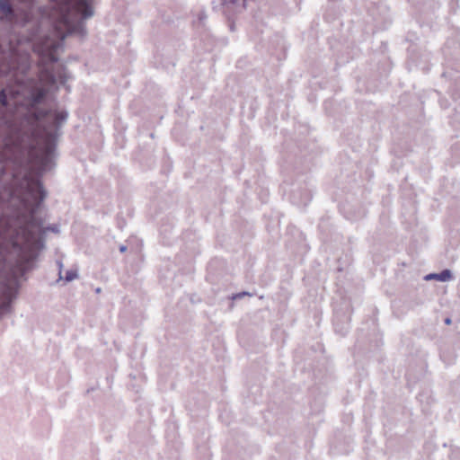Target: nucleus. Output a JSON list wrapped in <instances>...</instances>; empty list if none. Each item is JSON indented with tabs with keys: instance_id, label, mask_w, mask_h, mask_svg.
I'll return each instance as SVG.
<instances>
[{
	"instance_id": "obj_7",
	"label": "nucleus",
	"mask_w": 460,
	"mask_h": 460,
	"mask_svg": "<svg viewBox=\"0 0 460 460\" xmlns=\"http://www.w3.org/2000/svg\"><path fill=\"white\" fill-rule=\"evenodd\" d=\"M452 279V273L449 270H444L440 273H432L425 277V279H436L438 281L446 282Z\"/></svg>"
},
{
	"instance_id": "obj_3",
	"label": "nucleus",
	"mask_w": 460,
	"mask_h": 460,
	"mask_svg": "<svg viewBox=\"0 0 460 460\" xmlns=\"http://www.w3.org/2000/svg\"><path fill=\"white\" fill-rule=\"evenodd\" d=\"M44 117H47L48 119L51 120V123L53 125V128L58 130L61 125L67 119V112L61 111H54V112H39L36 114V119L40 120Z\"/></svg>"
},
{
	"instance_id": "obj_14",
	"label": "nucleus",
	"mask_w": 460,
	"mask_h": 460,
	"mask_svg": "<svg viewBox=\"0 0 460 460\" xmlns=\"http://www.w3.org/2000/svg\"><path fill=\"white\" fill-rule=\"evenodd\" d=\"M119 251H120V252H125L127 251V246H125V245H120V247H119Z\"/></svg>"
},
{
	"instance_id": "obj_16",
	"label": "nucleus",
	"mask_w": 460,
	"mask_h": 460,
	"mask_svg": "<svg viewBox=\"0 0 460 460\" xmlns=\"http://www.w3.org/2000/svg\"><path fill=\"white\" fill-rule=\"evenodd\" d=\"M96 292H97V293H100V292H101V288H98L96 289Z\"/></svg>"
},
{
	"instance_id": "obj_6",
	"label": "nucleus",
	"mask_w": 460,
	"mask_h": 460,
	"mask_svg": "<svg viewBox=\"0 0 460 460\" xmlns=\"http://www.w3.org/2000/svg\"><path fill=\"white\" fill-rule=\"evenodd\" d=\"M3 296L4 301L0 304V314L9 312L12 300L14 297V291L11 288H6L3 293Z\"/></svg>"
},
{
	"instance_id": "obj_13",
	"label": "nucleus",
	"mask_w": 460,
	"mask_h": 460,
	"mask_svg": "<svg viewBox=\"0 0 460 460\" xmlns=\"http://www.w3.org/2000/svg\"><path fill=\"white\" fill-rule=\"evenodd\" d=\"M243 296H251V295H250L249 293H247V292H241V293H238V294L234 295V296H233V298H234V299H240V298H242Z\"/></svg>"
},
{
	"instance_id": "obj_5",
	"label": "nucleus",
	"mask_w": 460,
	"mask_h": 460,
	"mask_svg": "<svg viewBox=\"0 0 460 460\" xmlns=\"http://www.w3.org/2000/svg\"><path fill=\"white\" fill-rule=\"evenodd\" d=\"M222 4L224 13L230 17L245 8V0H224Z\"/></svg>"
},
{
	"instance_id": "obj_4",
	"label": "nucleus",
	"mask_w": 460,
	"mask_h": 460,
	"mask_svg": "<svg viewBox=\"0 0 460 460\" xmlns=\"http://www.w3.org/2000/svg\"><path fill=\"white\" fill-rule=\"evenodd\" d=\"M16 18L13 7L9 0H0V20L4 22H13Z\"/></svg>"
},
{
	"instance_id": "obj_15",
	"label": "nucleus",
	"mask_w": 460,
	"mask_h": 460,
	"mask_svg": "<svg viewBox=\"0 0 460 460\" xmlns=\"http://www.w3.org/2000/svg\"><path fill=\"white\" fill-rule=\"evenodd\" d=\"M445 323H446L447 324H450L451 320H450L449 318H447V319L445 320Z\"/></svg>"
},
{
	"instance_id": "obj_8",
	"label": "nucleus",
	"mask_w": 460,
	"mask_h": 460,
	"mask_svg": "<svg viewBox=\"0 0 460 460\" xmlns=\"http://www.w3.org/2000/svg\"><path fill=\"white\" fill-rule=\"evenodd\" d=\"M40 80L46 81L49 84H54L56 82L55 75L47 68H43L40 74Z\"/></svg>"
},
{
	"instance_id": "obj_12",
	"label": "nucleus",
	"mask_w": 460,
	"mask_h": 460,
	"mask_svg": "<svg viewBox=\"0 0 460 460\" xmlns=\"http://www.w3.org/2000/svg\"><path fill=\"white\" fill-rule=\"evenodd\" d=\"M207 18V15L204 11H200L198 14V20L199 23H202L203 20Z\"/></svg>"
},
{
	"instance_id": "obj_1",
	"label": "nucleus",
	"mask_w": 460,
	"mask_h": 460,
	"mask_svg": "<svg viewBox=\"0 0 460 460\" xmlns=\"http://www.w3.org/2000/svg\"><path fill=\"white\" fill-rule=\"evenodd\" d=\"M93 2L94 0H51L50 17L56 38L48 36L33 48L42 62L53 64L58 61L57 51L68 34L86 33L84 21L93 15Z\"/></svg>"
},
{
	"instance_id": "obj_2",
	"label": "nucleus",
	"mask_w": 460,
	"mask_h": 460,
	"mask_svg": "<svg viewBox=\"0 0 460 460\" xmlns=\"http://www.w3.org/2000/svg\"><path fill=\"white\" fill-rule=\"evenodd\" d=\"M31 67L30 55L26 52L18 53L15 50H12L10 54V62L6 69H3L5 73H21L25 74Z\"/></svg>"
},
{
	"instance_id": "obj_11",
	"label": "nucleus",
	"mask_w": 460,
	"mask_h": 460,
	"mask_svg": "<svg viewBox=\"0 0 460 460\" xmlns=\"http://www.w3.org/2000/svg\"><path fill=\"white\" fill-rule=\"evenodd\" d=\"M0 104L4 107L8 105V99L4 89L0 90Z\"/></svg>"
},
{
	"instance_id": "obj_9",
	"label": "nucleus",
	"mask_w": 460,
	"mask_h": 460,
	"mask_svg": "<svg viewBox=\"0 0 460 460\" xmlns=\"http://www.w3.org/2000/svg\"><path fill=\"white\" fill-rule=\"evenodd\" d=\"M45 95H46V90L45 89H43V88L37 89L32 93V103L33 104H39L40 102H41V101L43 100Z\"/></svg>"
},
{
	"instance_id": "obj_10",
	"label": "nucleus",
	"mask_w": 460,
	"mask_h": 460,
	"mask_svg": "<svg viewBox=\"0 0 460 460\" xmlns=\"http://www.w3.org/2000/svg\"><path fill=\"white\" fill-rule=\"evenodd\" d=\"M77 278V272L75 270H70L66 272L65 279L69 282Z\"/></svg>"
}]
</instances>
